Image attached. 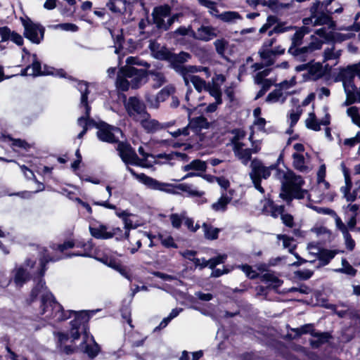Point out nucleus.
I'll return each instance as SVG.
<instances>
[{
	"label": "nucleus",
	"mask_w": 360,
	"mask_h": 360,
	"mask_svg": "<svg viewBox=\"0 0 360 360\" xmlns=\"http://www.w3.org/2000/svg\"><path fill=\"white\" fill-rule=\"evenodd\" d=\"M37 296L41 297L39 314L50 324L54 325L58 322L67 320L74 316L75 319L71 323L70 335L75 340L83 334L85 341H87L89 335L88 333L87 323L91 316L98 310L93 311H67L63 310V307L58 303L53 294L47 289L45 282L40 279L37 285L31 292L32 300H34ZM91 340L93 337L90 336Z\"/></svg>",
	"instance_id": "obj_1"
},
{
	"label": "nucleus",
	"mask_w": 360,
	"mask_h": 360,
	"mask_svg": "<svg viewBox=\"0 0 360 360\" xmlns=\"http://www.w3.org/2000/svg\"><path fill=\"white\" fill-rule=\"evenodd\" d=\"M304 184V181L300 176L290 171L285 172L280 197L290 203L293 198L301 200L305 198L313 202L333 201L335 196V193L330 190V184L328 181H317V184L311 188L310 193L302 188Z\"/></svg>",
	"instance_id": "obj_2"
},
{
	"label": "nucleus",
	"mask_w": 360,
	"mask_h": 360,
	"mask_svg": "<svg viewBox=\"0 0 360 360\" xmlns=\"http://www.w3.org/2000/svg\"><path fill=\"white\" fill-rule=\"evenodd\" d=\"M332 2L329 0L320 1L314 0L309 8L310 15L308 18L303 19V24L305 26H328V28L335 27V23L331 18L333 13H340L342 11V6L335 9L328 8Z\"/></svg>",
	"instance_id": "obj_3"
},
{
	"label": "nucleus",
	"mask_w": 360,
	"mask_h": 360,
	"mask_svg": "<svg viewBox=\"0 0 360 360\" xmlns=\"http://www.w3.org/2000/svg\"><path fill=\"white\" fill-rule=\"evenodd\" d=\"M127 169L136 179L151 189L175 194L176 192L174 191V188H176L181 191L187 193L190 196L201 197L204 195V192L198 191L192 185L180 184L174 186L172 184L160 182L143 173L136 174L133 169L129 167H127Z\"/></svg>",
	"instance_id": "obj_4"
},
{
	"label": "nucleus",
	"mask_w": 360,
	"mask_h": 360,
	"mask_svg": "<svg viewBox=\"0 0 360 360\" xmlns=\"http://www.w3.org/2000/svg\"><path fill=\"white\" fill-rule=\"evenodd\" d=\"M146 81V70L131 66H125L120 68L117 72L116 86L118 89L125 91L129 88H139Z\"/></svg>",
	"instance_id": "obj_5"
},
{
	"label": "nucleus",
	"mask_w": 360,
	"mask_h": 360,
	"mask_svg": "<svg viewBox=\"0 0 360 360\" xmlns=\"http://www.w3.org/2000/svg\"><path fill=\"white\" fill-rule=\"evenodd\" d=\"M191 58V55L186 52L181 51L178 54L171 53L169 63H170V67L181 76H185L188 72L197 73L200 72H205L207 77L211 76V72L207 67L184 65Z\"/></svg>",
	"instance_id": "obj_6"
},
{
	"label": "nucleus",
	"mask_w": 360,
	"mask_h": 360,
	"mask_svg": "<svg viewBox=\"0 0 360 360\" xmlns=\"http://www.w3.org/2000/svg\"><path fill=\"white\" fill-rule=\"evenodd\" d=\"M276 168L277 165L275 164L266 167L258 159L255 158L252 160L249 176L254 187L259 192L264 193L265 191L261 185L262 179H267L271 176V172Z\"/></svg>",
	"instance_id": "obj_7"
},
{
	"label": "nucleus",
	"mask_w": 360,
	"mask_h": 360,
	"mask_svg": "<svg viewBox=\"0 0 360 360\" xmlns=\"http://www.w3.org/2000/svg\"><path fill=\"white\" fill-rule=\"evenodd\" d=\"M277 39L276 37L266 38L258 51L260 58L264 62L265 66H271L274 64L276 58L284 54L285 49L281 45L273 47Z\"/></svg>",
	"instance_id": "obj_8"
},
{
	"label": "nucleus",
	"mask_w": 360,
	"mask_h": 360,
	"mask_svg": "<svg viewBox=\"0 0 360 360\" xmlns=\"http://www.w3.org/2000/svg\"><path fill=\"white\" fill-rule=\"evenodd\" d=\"M170 7L165 5L154 8L153 12V20L159 29L168 30L177 19V15L170 17Z\"/></svg>",
	"instance_id": "obj_9"
},
{
	"label": "nucleus",
	"mask_w": 360,
	"mask_h": 360,
	"mask_svg": "<svg viewBox=\"0 0 360 360\" xmlns=\"http://www.w3.org/2000/svg\"><path fill=\"white\" fill-rule=\"evenodd\" d=\"M117 150L119 152L120 157L127 165L130 164L143 167H151V164L145 163L144 161L140 160L135 150L129 144L124 142H120L117 145Z\"/></svg>",
	"instance_id": "obj_10"
},
{
	"label": "nucleus",
	"mask_w": 360,
	"mask_h": 360,
	"mask_svg": "<svg viewBox=\"0 0 360 360\" xmlns=\"http://www.w3.org/2000/svg\"><path fill=\"white\" fill-rule=\"evenodd\" d=\"M96 127L98 129L97 137L103 142L116 143L119 141V136L122 135L120 128L110 125L104 122L98 123Z\"/></svg>",
	"instance_id": "obj_11"
},
{
	"label": "nucleus",
	"mask_w": 360,
	"mask_h": 360,
	"mask_svg": "<svg viewBox=\"0 0 360 360\" xmlns=\"http://www.w3.org/2000/svg\"><path fill=\"white\" fill-rule=\"evenodd\" d=\"M124 107L129 116L137 122L142 117L149 116L145 104L137 97H129L124 103Z\"/></svg>",
	"instance_id": "obj_12"
},
{
	"label": "nucleus",
	"mask_w": 360,
	"mask_h": 360,
	"mask_svg": "<svg viewBox=\"0 0 360 360\" xmlns=\"http://www.w3.org/2000/svg\"><path fill=\"white\" fill-rule=\"evenodd\" d=\"M323 41L317 38L312 39V41L307 45L302 47L289 48L288 52L293 56L297 60L306 61L308 57L315 51L321 49Z\"/></svg>",
	"instance_id": "obj_13"
},
{
	"label": "nucleus",
	"mask_w": 360,
	"mask_h": 360,
	"mask_svg": "<svg viewBox=\"0 0 360 360\" xmlns=\"http://www.w3.org/2000/svg\"><path fill=\"white\" fill-rule=\"evenodd\" d=\"M233 144L235 155L245 165L251 160L252 154L258 153L261 149L259 141L252 142V148H245V145L239 141H235Z\"/></svg>",
	"instance_id": "obj_14"
},
{
	"label": "nucleus",
	"mask_w": 360,
	"mask_h": 360,
	"mask_svg": "<svg viewBox=\"0 0 360 360\" xmlns=\"http://www.w3.org/2000/svg\"><path fill=\"white\" fill-rule=\"evenodd\" d=\"M22 23L25 29L24 34L27 39L34 44H39L44 38V28L30 19H22Z\"/></svg>",
	"instance_id": "obj_15"
},
{
	"label": "nucleus",
	"mask_w": 360,
	"mask_h": 360,
	"mask_svg": "<svg viewBox=\"0 0 360 360\" xmlns=\"http://www.w3.org/2000/svg\"><path fill=\"white\" fill-rule=\"evenodd\" d=\"M77 88L81 93V103H80V105H81V106H84V110H85V115L82 116L78 118L77 124L79 126L82 127L83 128L84 126L86 127H87V125L89 122V112H90V108L87 104V96L89 94L88 86L86 82H78V84L77 85Z\"/></svg>",
	"instance_id": "obj_16"
},
{
	"label": "nucleus",
	"mask_w": 360,
	"mask_h": 360,
	"mask_svg": "<svg viewBox=\"0 0 360 360\" xmlns=\"http://www.w3.org/2000/svg\"><path fill=\"white\" fill-rule=\"evenodd\" d=\"M91 235L97 239H110L121 231L120 228L110 229L105 224H98L89 226Z\"/></svg>",
	"instance_id": "obj_17"
},
{
	"label": "nucleus",
	"mask_w": 360,
	"mask_h": 360,
	"mask_svg": "<svg viewBox=\"0 0 360 360\" xmlns=\"http://www.w3.org/2000/svg\"><path fill=\"white\" fill-rule=\"evenodd\" d=\"M224 82L225 77L223 75H216L212 81L207 83L205 90L214 97L218 103H221L222 101L221 86Z\"/></svg>",
	"instance_id": "obj_18"
},
{
	"label": "nucleus",
	"mask_w": 360,
	"mask_h": 360,
	"mask_svg": "<svg viewBox=\"0 0 360 360\" xmlns=\"http://www.w3.org/2000/svg\"><path fill=\"white\" fill-rule=\"evenodd\" d=\"M174 91V86L172 84H169L162 89L155 97L150 95L146 96V100L150 108H158L160 103L165 101L170 95L173 94Z\"/></svg>",
	"instance_id": "obj_19"
},
{
	"label": "nucleus",
	"mask_w": 360,
	"mask_h": 360,
	"mask_svg": "<svg viewBox=\"0 0 360 360\" xmlns=\"http://www.w3.org/2000/svg\"><path fill=\"white\" fill-rule=\"evenodd\" d=\"M341 166L343 169L345 185L340 188V192L347 202H353L359 196V190L356 188L352 192H350L352 188L351 179L343 163H342Z\"/></svg>",
	"instance_id": "obj_20"
},
{
	"label": "nucleus",
	"mask_w": 360,
	"mask_h": 360,
	"mask_svg": "<svg viewBox=\"0 0 360 360\" xmlns=\"http://www.w3.org/2000/svg\"><path fill=\"white\" fill-rule=\"evenodd\" d=\"M300 330L302 333H309L311 334L314 339L310 340V344L314 348H317L321 345L328 342L330 338V335L328 333L316 332L311 328V326H304Z\"/></svg>",
	"instance_id": "obj_21"
},
{
	"label": "nucleus",
	"mask_w": 360,
	"mask_h": 360,
	"mask_svg": "<svg viewBox=\"0 0 360 360\" xmlns=\"http://www.w3.org/2000/svg\"><path fill=\"white\" fill-rule=\"evenodd\" d=\"M357 75L360 79V61L357 63L348 65L342 68L338 75V78L342 82H353L354 77Z\"/></svg>",
	"instance_id": "obj_22"
},
{
	"label": "nucleus",
	"mask_w": 360,
	"mask_h": 360,
	"mask_svg": "<svg viewBox=\"0 0 360 360\" xmlns=\"http://www.w3.org/2000/svg\"><path fill=\"white\" fill-rule=\"evenodd\" d=\"M194 74L195 73L188 72L186 75L181 76L185 85L188 88H191L190 83H192L197 91L201 92L202 90H205L207 83L204 79Z\"/></svg>",
	"instance_id": "obj_23"
},
{
	"label": "nucleus",
	"mask_w": 360,
	"mask_h": 360,
	"mask_svg": "<svg viewBox=\"0 0 360 360\" xmlns=\"http://www.w3.org/2000/svg\"><path fill=\"white\" fill-rule=\"evenodd\" d=\"M332 216L334 217L336 228L341 231L342 236L349 234V230H353L356 224V219L355 216L351 217L345 224L340 217L336 213H332Z\"/></svg>",
	"instance_id": "obj_24"
},
{
	"label": "nucleus",
	"mask_w": 360,
	"mask_h": 360,
	"mask_svg": "<svg viewBox=\"0 0 360 360\" xmlns=\"http://www.w3.org/2000/svg\"><path fill=\"white\" fill-rule=\"evenodd\" d=\"M217 36V30L211 26L202 25L193 32L194 38L207 41Z\"/></svg>",
	"instance_id": "obj_25"
},
{
	"label": "nucleus",
	"mask_w": 360,
	"mask_h": 360,
	"mask_svg": "<svg viewBox=\"0 0 360 360\" xmlns=\"http://www.w3.org/2000/svg\"><path fill=\"white\" fill-rule=\"evenodd\" d=\"M149 47L154 58L169 62L172 52L168 49L155 42H151Z\"/></svg>",
	"instance_id": "obj_26"
},
{
	"label": "nucleus",
	"mask_w": 360,
	"mask_h": 360,
	"mask_svg": "<svg viewBox=\"0 0 360 360\" xmlns=\"http://www.w3.org/2000/svg\"><path fill=\"white\" fill-rule=\"evenodd\" d=\"M262 212L266 215H270L274 218H277L278 216L281 217V214H283L284 206L277 205L274 204V202L269 200H265Z\"/></svg>",
	"instance_id": "obj_27"
},
{
	"label": "nucleus",
	"mask_w": 360,
	"mask_h": 360,
	"mask_svg": "<svg viewBox=\"0 0 360 360\" xmlns=\"http://www.w3.org/2000/svg\"><path fill=\"white\" fill-rule=\"evenodd\" d=\"M138 122H139L143 128L149 133H154L157 131L162 129L164 127L162 123L154 119H150V115L148 117H142Z\"/></svg>",
	"instance_id": "obj_28"
},
{
	"label": "nucleus",
	"mask_w": 360,
	"mask_h": 360,
	"mask_svg": "<svg viewBox=\"0 0 360 360\" xmlns=\"http://www.w3.org/2000/svg\"><path fill=\"white\" fill-rule=\"evenodd\" d=\"M147 76L150 77V79L153 82V87L154 89L160 88L167 82L165 74L159 70H148L146 72V77Z\"/></svg>",
	"instance_id": "obj_29"
},
{
	"label": "nucleus",
	"mask_w": 360,
	"mask_h": 360,
	"mask_svg": "<svg viewBox=\"0 0 360 360\" xmlns=\"http://www.w3.org/2000/svg\"><path fill=\"white\" fill-rule=\"evenodd\" d=\"M343 83V86L345 89V92L347 96L346 101L345 102V105H349L353 103H354L357 98V92L356 88L354 86L353 82H345Z\"/></svg>",
	"instance_id": "obj_30"
},
{
	"label": "nucleus",
	"mask_w": 360,
	"mask_h": 360,
	"mask_svg": "<svg viewBox=\"0 0 360 360\" xmlns=\"http://www.w3.org/2000/svg\"><path fill=\"white\" fill-rule=\"evenodd\" d=\"M329 122L330 121L328 117L321 120V122H318L314 112H310L305 120L306 127L314 131H319L321 129V124L328 125Z\"/></svg>",
	"instance_id": "obj_31"
},
{
	"label": "nucleus",
	"mask_w": 360,
	"mask_h": 360,
	"mask_svg": "<svg viewBox=\"0 0 360 360\" xmlns=\"http://www.w3.org/2000/svg\"><path fill=\"white\" fill-rule=\"evenodd\" d=\"M33 60L31 65L27 66L25 69V74L31 76H39L44 74H50V72L41 71V63L38 61L37 56H32Z\"/></svg>",
	"instance_id": "obj_32"
},
{
	"label": "nucleus",
	"mask_w": 360,
	"mask_h": 360,
	"mask_svg": "<svg viewBox=\"0 0 360 360\" xmlns=\"http://www.w3.org/2000/svg\"><path fill=\"white\" fill-rule=\"evenodd\" d=\"M288 92H283L278 87L275 90L269 93L266 98V101L270 103H283L285 101L287 96H288Z\"/></svg>",
	"instance_id": "obj_33"
},
{
	"label": "nucleus",
	"mask_w": 360,
	"mask_h": 360,
	"mask_svg": "<svg viewBox=\"0 0 360 360\" xmlns=\"http://www.w3.org/2000/svg\"><path fill=\"white\" fill-rule=\"evenodd\" d=\"M55 338L56 339L57 346L59 349L65 353L70 354L72 352V349L70 346L65 345L68 340V335L63 333H54Z\"/></svg>",
	"instance_id": "obj_34"
},
{
	"label": "nucleus",
	"mask_w": 360,
	"mask_h": 360,
	"mask_svg": "<svg viewBox=\"0 0 360 360\" xmlns=\"http://www.w3.org/2000/svg\"><path fill=\"white\" fill-rule=\"evenodd\" d=\"M309 30L307 27H302L296 30L295 34L291 37V45L290 48H295L300 46L302 44L303 38L309 33Z\"/></svg>",
	"instance_id": "obj_35"
},
{
	"label": "nucleus",
	"mask_w": 360,
	"mask_h": 360,
	"mask_svg": "<svg viewBox=\"0 0 360 360\" xmlns=\"http://www.w3.org/2000/svg\"><path fill=\"white\" fill-rule=\"evenodd\" d=\"M342 54V50L338 49L334 45H332L329 47H327L323 51V61L328 60H336V63H338V60Z\"/></svg>",
	"instance_id": "obj_36"
},
{
	"label": "nucleus",
	"mask_w": 360,
	"mask_h": 360,
	"mask_svg": "<svg viewBox=\"0 0 360 360\" xmlns=\"http://www.w3.org/2000/svg\"><path fill=\"white\" fill-rule=\"evenodd\" d=\"M309 77L312 80H317L324 75L323 65L320 63H316L312 65L309 64L308 68Z\"/></svg>",
	"instance_id": "obj_37"
},
{
	"label": "nucleus",
	"mask_w": 360,
	"mask_h": 360,
	"mask_svg": "<svg viewBox=\"0 0 360 360\" xmlns=\"http://www.w3.org/2000/svg\"><path fill=\"white\" fill-rule=\"evenodd\" d=\"M231 200V197L223 193L217 202L212 204L211 207L215 212H224L226 210L227 205Z\"/></svg>",
	"instance_id": "obj_38"
},
{
	"label": "nucleus",
	"mask_w": 360,
	"mask_h": 360,
	"mask_svg": "<svg viewBox=\"0 0 360 360\" xmlns=\"http://www.w3.org/2000/svg\"><path fill=\"white\" fill-rule=\"evenodd\" d=\"M186 157V154L181 153H177V152H174V153L172 152L170 153H159L156 155H154V158H153V159L154 160L152 162V165L153 163H158V161L156 160V159H164L165 160L164 162H167L172 160L179 159V158L184 159Z\"/></svg>",
	"instance_id": "obj_39"
},
{
	"label": "nucleus",
	"mask_w": 360,
	"mask_h": 360,
	"mask_svg": "<svg viewBox=\"0 0 360 360\" xmlns=\"http://www.w3.org/2000/svg\"><path fill=\"white\" fill-rule=\"evenodd\" d=\"M207 169V164L205 161L200 160H194L189 164H187L182 167V169L184 172H188L190 170H194L198 172H205Z\"/></svg>",
	"instance_id": "obj_40"
},
{
	"label": "nucleus",
	"mask_w": 360,
	"mask_h": 360,
	"mask_svg": "<svg viewBox=\"0 0 360 360\" xmlns=\"http://www.w3.org/2000/svg\"><path fill=\"white\" fill-rule=\"evenodd\" d=\"M29 280V274L27 270L20 266L15 270L14 282L17 286L21 287L27 281Z\"/></svg>",
	"instance_id": "obj_41"
},
{
	"label": "nucleus",
	"mask_w": 360,
	"mask_h": 360,
	"mask_svg": "<svg viewBox=\"0 0 360 360\" xmlns=\"http://www.w3.org/2000/svg\"><path fill=\"white\" fill-rule=\"evenodd\" d=\"M337 252L335 250H323L318 254L319 266H326L334 258Z\"/></svg>",
	"instance_id": "obj_42"
},
{
	"label": "nucleus",
	"mask_w": 360,
	"mask_h": 360,
	"mask_svg": "<svg viewBox=\"0 0 360 360\" xmlns=\"http://www.w3.org/2000/svg\"><path fill=\"white\" fill-rule=\"evenodd\" d=\"M218 19L225 22H233L236 20L240 19L241 17L238 12L225 11L220 14L214 15Z\"/></svg>",
	"instance_id": "obj_43"
},
{
	"label": "nucleus",
	"mask_w": 360,
	"mask_h": 360,
	"mask_svg": "<svg viewBox=\"0 0 360 360\" xmlns=\"http://www.w3.org/2000/svg\"><path fill=\"white\" fill-rule=\"evenodd\" d=\"M142 235H145V233H143L142 231H137L131 239H129V238H127L129 240V243L131 245V247L129 248L131 254L136 252L141 247Z\"/></svg>",
	"instance_id": "obj_44"
},
{
	"label": "nucleus",
	"mask_w": 360,
	"mask_h": 360,
	"mask_svg": "<svg viewBox=\"0 0 360 360\" xmlns=\"http://www.w3.org/2000/svg\"><path fill=\"white\" fill-rule=\"evenodd\" d=\"M294 29V27L291 25H288L286 22H278L275 26L269 30L268 35L269 37L272 36L274 34H281L284 32H289Z\"/></svg>",
	"instance_id": "obj_45"
},
{
	"label": "nucleus",
	"mask_w": 360,
	"mask_h": 360,
	"mask_svg": "<svg viewBox=\"0 0 360 360\" xmlns=\"http://www.w3.org/2000/svg\"><path fill=\"white\" fill-rule=\"evenodd\" d=\"M107 6L114 13H122L126 10V1L124 0H110Z\"/></svg>",
	"instance_id": "obj_46"
},
{
	"label": "nucleus",
	"mask_w": 360,
	"mask_h": 360,
	"mask_svg": "<svg viewBox=\"0 0 360 360\" xmlns=\"http://www.w3.org/2000/svg\"><path fill=\"white\" fill-rule=\"evenodd\" d=\"M202 229L205 238L208 240H215L218 238V234L220 230L217 228H214L211 225L203 223Z\"/></svg>",
	"instance_id": "obj_47"
},
{
	"label": "nucleus",
	"mask_w": 360,
	"mask_h": 360,
	"mask_svg": "<svg viewBox=\"0 0 360 360\" xmlns=\"http://www.w3.org/2000/svg\"><path fill=\"white\" fill-rule=\"evenodd\" d=\"M8 32L5 35H1L2 41L11 40L18 46H21L23 44V38L19 34L11 32L9 28L7 27Z\"/></svg>",
	"instance_id": "obj_48"
},
{
	"label": "nucleus",
	"mask_w": 360,
	"mask_h": 360,
	"mask_svg": "<svg viewBox=\"0 0 360 360\" xmlns=\"http://www.w3.org/2000/svg\"><path fill=\"white\" fill-rule=\"evenodd\" d=\"M293 158V165L295 169L301 171L306 172L308 170L307 166L305 165L304 158L302 155L295 153L292 155Z\"/></svg>",
	"instance_id": "obj_49"
},
{
	"label": "nucleus",
	"mask_w": 360,
	"mask_h": 360,
	"mask_svg": "<svg viewBox=\"0 0 360 360\" xmlns=\"http://www.w3.org/2000/svg\"><path fill=\"white\" fill-rule=\"evenodd\" d=\"M342 267L335 270V272L345 274L349 276H354L357 272L356 269L347 261L346 259H342Z\"/></svg>",
	"instance_id": "obj_50"
},
{
	"label": "nucleus",
	"mask_w": 360,
	"mask_h": 360,
	"mask_svg": "<svg viewBox=\"0 0 360 360\" xmlns=\"http://www.w3.org/2000/svg\"><path fill=\"white\" fill-rule=\"evenodd\" d=\"M277 239L279 240H282L283 247L284 248H287L288 249V251L290 252H292L295 247V240L293 238L289 237L286 235H278Z\"/></svg>",
	"instance_id": "obj_51"
},
{
	"label": "nucleus",
	"mask_w": 360,
	"mask_h": 360,
	"mask_svg": "<svg viewBox=\"0 0 360 360\" xmlns=\"http://www.w3.org/2000/svg\"><path fill=\"white\" fill-rule=\"evenodd\" d=\"M183 311L182 308H175L173 309L169 313L167 317H165L160 322V325L157 328H165L168 323L175 317H176L181 311Z\"/></svg>",
	"instance_id": "obj_52"
},
{
	"label": "nucleus",
	"mask_w": 360,
	"mask_h": 360,
	"mask_svg": "<svg viewBox=\"0 0 360 360\" xmlns=\"http://www.w3.org/2000/svg\"><path fill=\"white\" fill-rule=\"evenodd\" d=\"M226 258L227 255L226 254L219 255L215 257L207 260V263H205L203 266H207L210 269H213L217 265L224 263Z\"/></svg>",
	"instance_id": "obj_53"
},
{
	"label": "nucleus",
	"mask_w": 360,
	"mask_h": 360,
	"mask_svg": "<svg viewBox=\"0 0 360 360\" xmlns=\"http://www.w3.org/2000/svg\"><path fill=\"white\" fill-rule=\"evenodd\" d=\"M262 281L273 288H278L281 285V281L273 274L266 273L262 276Z\"/></svg>",
	"instance_id": "obj_54"
},
{
	"label": "nucleus",
	"mask_w": 360,
	"mask_h": 360,
	"mask_svg": "<svg viewBox=\"0 0 360 360\" xmlns=\"http://www.w3.org/2000/svg\"><path fill=\"white\" fill-rule=\"evenodd\" d=\"M158 239L160 241L161 244L165 248H177V245L175 243L174 238L171 236H165L164 235L159 233L158 234Z\"/></svg>",
	"instance_id": "obj_55"
},
{
	"label": "nucleus",
	"mask_w": 360,
	"mask_h": 360,
	"mask_svg": "<svg viewBox=\"0 0 360 360\" xmlns=\"http://www.w3.org/2000/svg\"><path fill=\"white\" fill-rule=\"evenodd\" d=\"M278 18L274 15H270L267 18L266 22L259 29V33H264L275 26L278 23Z\"/></svg>",
	"instance_id": "obj_56"
},
{
	"label": "nucleus",
	"mask_w": 360,
	"mask_h": 360,
	"mask_svg": "<svg viewBox=\"0 0 360 360\" xmlns=\"http://www.w3.org/2000/svg\"><path fill=\"white\" fill-rule=\"evenodd\" d=\"M191 124L195 128L207 129L209 127V122L207 119L202 116H199L193 118L191 121Z\"/></svg>",
	"instance_id": "obj_57"
},
{
	"label": "nucleus",
	"mask_w": 360,
	"mask_h": 360,
	"mask_svg": "<svg viewBox=\"0 0 360 360\" xmlns=\"http://www.w3.org/2000/svg\"><path fill=\"white\" fill-rule=\"evenodd\" d=\"M347 115L352 118L353 123L360 127V115L358 108L355 106L350 107L347 110Z\"/></svg>",
	"instance_id": "obj_58"
},
{
	"label": "nucleus",
	"mask_w": 360,
	"mask_h": 360,
	"mask_svg": "<svg viewBox=\"0 0 360 360\" xmlns=\"http://www.w3.org/2000/svg\"><path fill=\"white\" fill-rule=\"evenodd\" d=\"M335 29V27L333 28H328V26H324L323 27H321L315 31V34L323 39L328 40L331 37L332 35V31Z\"/></svg>",
	"instance_id": "obj_59"
},
{
	"label": "nucleus",
	"mask_w": 360,
	"mask_h": 360,
	"mask_svg": "<svg viewBox=\"0 0 360 360\" xmlns=\"http://www.w3.org/2000/svg\"><path fill=\"white\" fill-rule=\"evenodd\" d=\"M53 27L55 29H60L64 31L72 32H77L78 30V27L75 24L69 22L58 24L54 25Z\"/></svg>",
	"instance_id": "obj_60"
},
{
	"label": "nucleus",
	"mask_w": 360,
	"mask_h": 360,
	"mask_svg": "<svg viewBox=\"0 0 360 360\" xmlns=\"http://www.w3.org/2000/svg\"><path fill=\"white\" fill-rule=\"evenodd\" d=\"M302 109L300 108V107H297L295 110H292L290 112V114H289V117H290V126H293L295 125L297 121L299 120L300 119V117L302 114Z\"/></svg>",
	"instance_id": "obj_61"
},
{
	"label": "nucleus",
	"mask_w": 360,
	"mask_h": 360,
	"mask_svg": "<svg viewBox=\"0 0 360 360\" xmlns=\"http://www.w3.org/2000/svg\"><path fill=\"white\" fill-rule=\"evenodd\" d=\"M199 4L202 6H204L210 9V13L214 15L216 13H218V10L216 8L215 4L213 1L209 0H198Z\"/></svg>",
	"instance_id": "obj_62"
},
{
	"label": "nucleus",
	"mask_w": 360,
	"mask_h": 360,
	"mask_svg": "<svg viewBox=\"0 0 360 360\" xmlns=\"http://www.w3.org/2000/svg\"><path fill=\"white\" fill-rule=\"evenodd\" d=\"M296 84V80L295 77L291 78L289 81L285 80L281 82L279 84L276 85L280 89H281L283 92L284 91L288 90V89L294 86Z\"/></svg>",
	"instance_id": "obj_63"
},
{
	"label": "nucleus",
	"mask_w": 360,
	"mask_h": 360,
	"mask_svg": "<svg viewBox=\"0 0 360 360\" xmlns=\"http://www.w3.org/2000/svg\"><path fill=\"white\" fill-rule=\"evenodd\" d=\"M184 218V215H179L178 214H172L170 215V221L172 225L174 228H179L182 223V219Z\"/></svg>",
	"instance_id": "obj_64"
}]
</instances>
